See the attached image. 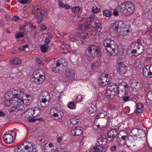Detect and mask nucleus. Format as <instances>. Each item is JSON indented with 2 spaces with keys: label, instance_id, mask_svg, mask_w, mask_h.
I'll return each mask as SVG.
<instances>
[{
  "label": "nucleus",
  "instance_id": "13d9d810",
  "mask_svg": "<svg viewBox=\"0 0 152 152\" xmlns=\"http://www.w3.org/2000/svg\"><path fill=\"white\" fill-rule=\"evenodd\" d=\"M94 14H91L89 17V19L90 22L93 21L94 19Z\"/></svg>",
  "mask_w": 152,
  "mask_h": 152
},
{
  "label": "nucleus",
  "instance_id": "b1692460",
  "mask_svg": "<svg viewBox=\"0 0 152 152\" xmlns=\"http://www.w3.org/2000/svg\"><path fill=\"white\" fill-rule=\"evenodd\" d=\"M48 99L47 98H42L41 100L40 101V105L41 106L45 107L49 105V102L48 100Z\"/></svg>",
  "mask_w": 152,
  "mask_h": 152
},
{
  "label": "nucleus",
  "instance_id": "bb28decb",
  "mask_svg": "<svg viewBox=\"0 0 152 152\" xmlns=\"http://www.w3.org/2000/svg\"><path fill=\"white\" fill-rule=\"evenodd\" d=\"M144 108L143 105L142 104H138L136 105L135 112L136 113H141Z\"/></svg>",
  "mask_w": 152,
  "mask_h": 152
},
{
  "label": "nucleus",
  "instance_id": "7ed1b4c3",
  "mask_svg": "<svg viewBox=\"0 0 152 152\" xmlns=\"http://www.w3.org/2000/svg\"><path fill=\"white\" fill-rule=\"evenodd\" d=\"M9 103L11 104L10 106H12L10 110L11 112L14 111L16 110H22L24 109L21 99L12 98V100L9 102Z\"/></svg>",
  "mask_w": 152,
  "mask_h": 152
},
{
  "label": "nucleus",
  "instance_id": "473e14b6",
  "mask_svg": "<svg viewBox=\"0 0 152 152\" xmlns=\"http://www.w3.org/2000/svg\"><path fill=\"white\" fill-rule=\"evenodd\" d=\"M50 47L47 44H45L40 47V50L42 53H44L46 52L47 50L50 48Z\"/></svg>",
  "mask_w": 152,
  "mask_h": 152
},
{
  "label": "nucleus",
  "instance_id": "cd10ccee",
  "mask_svg": "<svg viewBox=\"0 0 152 152\" xmlns=\"http://www.w3.org/2000/svg\"><path fill=\"white\" fill-rule=\"evenodd\" d=\"M102 26L101 23H99L94 22L93 27L94 29H95L96 30H97L100 31L101 30Z\"/></svg>",
  "mask_w": 152,
  "mask_h": 152
},
{
  "label": "nucleus",
  "instance_id": "39448f33",
  "mask_svg": "<svg viewBox=\"0 0 152 152\" xmlns=\"http://www.w3.org/2000/svg\"><path fill=\"white\" fill-rule=\"evenodd\" d=\"M118 87L115 83H109L106 92V95L108 98H112L115 94V92L117 91Z\"/></svg>",
  "mask_w": 152,
  "mask_h": 152
},
{
  "label": "nucleus",
  "instance_id": "9d476101",
  "mask_svg": "<svg viewBox=\"0 0 152 152\" xmlns=\"http://www.w3.org/2000/svg\"><path fill=\"white\" fill-rule=\"evenodd\" d=\"M131 133L135 137L138 138H140L142 137L145 134L144 131L140 129H134L131 130Z\"/></svg>",
  "mask_w": 152,
  "mask_h": 152
},
{
  "label": "nucleus",
  "instance_id": "5701e85b",
  "mask_svg": "<svg viewBox=\"0 0 152 152\" xmlns=\"http://www.w3.org/2000/svg\"><path fill=\"white\" fill-rule=\"evenodd\" d=\"M146 97V102L149 104L148 105L152 104V91L148 92L147 94Z\"/></svg>",
  "mask_w": 152,
  "mask_h": 152
},
{
  "label": "nucleus",
  "instance_id": "7c9ffc66",
  "mask_svg": "<svg viewBox=\"0 0 152 152\" xmlns=\"http://www.w3.org/2000/svg\"><path fill=\"white\" fill-rule=\"evenodd\" d=\"M95 53H96L97 55L98 56H101L102 53V51L100 47L99 46H96L95 45Z\"/></svg>",
  "mask_w": 152,
  "mask_h": 152
},
{
  "label": "nucleus",
  "instance_id": "338daca9",
  "mask_svg": "<svg viewBox=\"0 0 152 152\" xmlns=\"http://www.w3.org/2000/svg\"><path fill=\"white\" fill-rule=\"evenodd\" d=\"M55 152H66L65 150L62 148H59Z\"/></svg>",
  "mask_w": 152,
  "mask_h": 152
},
{
  "label": "nucleus",
  "instance_id": "4d7b16f0",
  "mask_svg": "<svg viewBox=\"0 0 152 152\" xmlns=\"http://www.w3.org/2000/svg\"><path fill=\"white\" fill-rule=\"evenodd\" d=\"M123 101H124V102H126L129 101L130 96H127L126 97L124 96V97H123Z\"/></svg>",
  "mask_w": 152,
  "mask_h": 152
},
{
  "label": "nucleus",
  "instance_id": "6e6d98bb",
  "mask_svg": "<svg viewBox=\"0 0 152 152\" xmlns=\"http://www.w3.org/2000/svg\"><path fill=\"white\" fill-rule=\"evenodd\" d=\"M22 47L24 49L23 51L26 52L28 51V45H25Z\"/></svg>",
  "mask_w": 152,
  "mask_h": 152
},
{
  "label": "nucleus",
  "instance_id": "423d86ee",
  "mask_svg": "<svg viewBox=\"0 0 152 152\" xmlns=\"http://www.w3.org/2000/svg\"><path fill=\"white\" fill-rule=\"evenodd\" d=\"M132 44L134 45V49L132 50L131 53L133 55L137 56L143 51L144 47L140 43L135 42H134Z\"/></svg>",
  "mask_w": 152,
  "mask_h": 152
},
{
  "label": "nucleus",
  "instance_id": "3c124183",
  "mask_svg": "<svg viewBox=\"0 0 152 152\" xmlns=\"http://www.w3.org/2000/svg\"><path fill=\"white\" fill-rule=\"evenodd\" d=\"M36 73L37 74V75H38V77L39 78V79H40V80H41V79H42V78H43L42 77H43V81L44 80L45 78V76L44 75H41L39 74V71H36Z\"/></svg>",
  "mask_w": 152,
  "mask_h": 152
},
{
  "label": "nucleus",
  "instance_id": "4c0bfd02",
  "mask_svg": "<svg viewBox=\"0 0 152 152\" xmlns=\"http://www.w3.org/2000/svg\"><path fill=\"white\" fill-rule=\"evenodd\" d=\"M27 113L28 115V116H30V118H31L30 119H29L28 121V122H29V121L31 119V118H34V116L33 115V111L32 109L31 108L25 111Z\"/></svg>",
  "mask_w": 152,
  "mask_h": 152
},
{
  "label": "nucleus",
  "instance_id": "c03bdc74",
  "mask_svg": "<svg viewBox=\"0 0 152 152\" xmlns=\"http://www.w3.org/2000/svg\"><path fill=\"white\" fill-rule=\"evenodd\" d=\"M112 13L108 10H106L103 11V14L107 17H110L112 15Z\"/></svg>",
  "mask_w": 152,
  "mask_h": 152
},
{
  "label": "nucleus",
  "instance_id": "0e129e2a",
  "mask_svg": "<svg viewBox=\"0 0 152 152\" xmlns=\"http://www.w3.org/2000/svg\"><path fill=\"white\" fill-rule=\"evenodd\" d=\"M5 24L4 21L2 20H0V27L4 26H5Z\"/></svg>",
  "mask_w": 152,
  "mask_h": 152
},
{
  "label": "nucleus",
  "instance_id": "8fccbe9b",
  "mask_svg": "<svg viewBox=\"0 0 152 152\" xmlns=\"http://www.w3.org/2000/svg\"><path fill=\"white\" fill-rule=\"evenodd\" d=\"M88 35V33H87L84 32L81 33L80 34L79 36L81 39H84Z\"/></svg>",
  "mask_w": 152,
  "mask_h": 152
},
{
  "label": "nucleus",
  "instance_id": "393cba45",
  "mask_svg": "<svg viewBox=\"0 0 152 152\" xmlns=\"http://www.w3.org/2000/svg\"><path fill=\"white\" fill-rule=\"evenodd\" d=\"M81 122V119L77 117H74L70 119V123L73 125H75L78 124Z\"/></svg>",
  "mask_w": 152,
  "mask_h": 152
},
{
  "label": "nucleus",
  "instance_id": "864d4df0",
  "mask_svg": "<svg viewBox=\"0 0 152 152\" xmlns=\"http://www.w3.org/2000/svg\"><path fill=\"white\" fill-rule=\"evenodd\" d=\"M68 107L70 109H74V103L73 102H70L68 105Z\"/></svg>",
  "mask_w": 152,
  "mask_h": 152
},
{
  "label": "nucleus",
  "instance_id": "4be33fe9",
  "mask_svg": "<svg viewBox=\"0 0 152 152\" xmlns=\"http://www.w3.org/2000/svg\"><path fill=\"white\" fill-rule=\"evenodd\" d=\"M118 96L119 98H123L124 96H126V95L127 93V91L125 90L124 88H121L119 90H118Z\"/></svg>",
  "mask_w": 152,
  "mask_h": 152
},
{
  "label": "nucleus",
  "instance_id": "bf43d9fd",
  "mask_svg": "<svg viewBox=\"0 0 152 152\" xmlns=\"http://www.w3.org/2000/svg\"><path fill=\"white\" fill-rule=\"evenodd\" d=\"M19 2L21 4H27L28 2V0H20Z\"/></svg>",
  "mask_w": 152,
  "mask_h": 152
},
{
  "label": "nucleus",
  "instance_id": "774afa93",
  "mask_svg": "<svg viewBox=\"0 0 152 152\" xmlns=\"http://www.w3.org/2000/svg\"><path fill=\"white\" fill-rule=\"evenodd\" d=\"M148 75V77H152V69H149V73Z\"/></svg>",
  "mask_w": 152,
  "mask_h": 152
},
{
  "label": "nucleus",
  "instance_id": "f03ea898",
  "mask_svg": "<svg viewBox=\"0 0 152 152\" xmlns=\"http://www.w3.org/2000/svg\"><path fill=\"white\" fill-rule=\"evenodd\" d=\"M134 5L129 1L125 2L121 4L120 11L127 16L132 14L134 10Z\"/></svg>",
  "mask_w": 152,
  "mask_h": 152
},
{
  "label": "nucleus",
  "instance_id": "0eeeda50",
  "mask_svg": "<svg viewBox=\"0 0 152 152\" xmlns=\"http://www.w3.org/2000/svg\"><path fill=\"white\" fill-rule=\"evenodd\" d=\"M95 45H91L85 50V53L89 58H94L95 56Z\"/></svg>",
  "mask_w": 152,
  "mask_h": 152
},
{
  "label": "nucleus",
  "instance_id": "9b49d317",
  "mask_svg": "<svg viewBox=\"0 0 152 152\" xmlns=\"http://www.w3.org/2000/svg\"><path fill=\"white\" fill-rule=\"evenodd\" d=\"M126 66L123 63L120 62L117 71L120 75H123L126 72Z\"/></svg>",
  "mask_w": 152,
  "mask_h": 152
},
{
  "label": "nucleus",
  "instance_id": "4468645a",
  "mask_svg": "<svg viewBox=\"0 0 152 152\" xmlns=\"http://www.w3.org/2000/svg\"><path fill=\"white\" fill-rule=\"evenodd\" d=\"M83 128L80 126H77L74 130L71 131L72 133L74 136H80L82 133Z\"/></svg>",
  "mask_w": 152,
  "mask_h": 152
},
{
  "label": "nucleus",
  "instance_id": "f8f14e48",
  "mask_svg": "<svg viewBox=\"0 0 152 152\" xmlns=\"http://www.w3.org/2000/svg\"><path fill=\"white\" fill-rule=\"evenodd\" d=\"M106 137V136L105 135L102 134V135H100V136H99L98 140V143L100 145L99 146H101L103 147V148H104L106 149V151L107 150L102 145H105L106 144L107 142Z\"/></svg>",
  "mask_w": 152,
  "mask_h": 152
},
{
  "label": "nucleus",
  "instance_id": "412c9836",
  "mask_svg": "<svg viewBox=\"0 0 152 152\" xmlns=\"http://www.w3.org/2000/svg\"><path fill=\"white\" fill-rule=\"evenodd\" d=\"M90 26V24L83 23L79 25L77 29L79 30L84 31L88 30Z\"/></svg>",
  "mask_w": 152,
  "mask_h": 152
},
{
  "label": "nucleus",
  "instance_id": "37998d69",
  "mask_svg": "<svg viewBox=\"0 0 152 152\" xmlns=\"http://www.w3.org/2000/svg\"><path fill=\"white\" fill-rule=\"evenodd\" d=\"M42 98H46L49 99L50 98V95L46 91H44L42 94Z\"/></svg>",
  "mask_w": 152,
  "mask_h": 152
},
{
  "label": "nucleus",
  "instance_id": "e2e57ef3",
  "mask_svg": "<svg viewBox=\"0 0 152 152\" xmlns=\"http://www.w3.org/2000/svg\"><path fill=\"white\" fill-rule=\"evenodd\" d=\"M122 84H125V85H124V87H123L122 88H125L126 90L127 91H128L129 89V87L128 85L126 84H125V83H123Z\"/></svg>",
  "mask_w": 152,
  "mask_h": 152
},
{
  "label": "nucleus",
  "instance_id": "f257e3e1",
  "mask_svg": "<svg viewBox=\"0 0 152 152\" xmlns=\"http://www.w3.org/2000/svg\"><path fill=\"white\" fill-rule=\"evenodd\" d=\"M29 142H26L19 145L15 150V152H38L36 148H34Z\"/></svg>",
  "mask_w": 152,
  "mask_h": 152
},
{
  "label": "nucleus",
  "instance_id": "49530a36",
  "mask_svg": "<svg viewBox=\"0 0 152 152\" xmlns=\"http://www.w3.org/2000/svg\"><path fill=\"white\" fill-rule=\"evenodd\" d=\"M108 76V74L106 73H102L100 75L99 77V78L98 80H102L103 79H106V76Z\"/></svg>",
  "mask_w": 152,
  "mask_h": 152
},
{
  "label": "nucleus",
  "instance_id": "2eb2a0df",
  "mask_svg": "<svg viewBox=\"0 0 152 152\" xmlns=\"http://www.w3.org/2000/svg\"><path fill=\"white\" fill-rule=\"evenodd\" d=\"M90 107L89 108L88 113L90 114H92L95 113L97 110V107H96V102H91L90 104Z\"/></svg>",
  "mask_w": 152,
  "mask_h": 152
},
{
  "label": "nucleus",
  "instance_id": "72a5a7b5",
  "mask_svg": "<svg viewBox=\"0 0 152 152\" xmlns=\"http://www.w3.org/2000/svg\"><path fill=\"white\" fill-rule=\"evenodd\" d=\"M117 141L119 145H122L124 144L126 142V139L122 138H116Z\"/></svg>",
  "mask_w": 152,
  "mask_h": 152
},
{
  "label": "nucleus",
  "instance_id": "c9c22d12",
  "mask_svg": "<svg viewBox=\"0 0 152 152\" xmlns=\"http://www.w3.org/2000/svg\"><path fill=\"white\" fill-rule=\"evenodd\" d=\"M98 84L102 86H105L107 84V80L103 79L102 80H98Z\"/></svg>",
  "mask_w": 152,
  "mask_h": 152
},
{
  "label": "nucleus",
  "instance_id": "ea45409f",
  "mask_svg": "<svg viewBox=\"0 0 152 152\" xmlns=\"http://www.w3.org/2000/svg\"><path fill=\"white\" fill-rule=\"evenodd\" d=\"M42 7H40L39 5L37 6V7H34L32 10V13L33 14L35 15L38 14V12L39 10H41Z\"/></svg>",
  "mask_w": 152,
  "mask_h": 152
},
{
  "label": "nucleus",
  "instance_id": "c85d7f7f",
  "mask_svg": "<svg viewBox=\"0 0 152 152\" xmlns=\"http://www.w3.org/2000/svg\"><path fill=\"white\" fill-rule=\"evenodd\" d=\"M12 94L11 93H7L5 95V99H4V101L5 102H7V103L9 102L11 100H12V98L11 96Z\"/></svg>",
  "mask_w": 152,
  "mask_h": 152
},
{
  "label": "nucleus",
  "instance_id": "20e7f679",
  "mask_svg": "<svg viewBox=\"0 0 152 152\" xmlns=\"http://www.w3.org/2000/svg\"><path fill=\"white\" fill-rule=\"evenodd\" d=\"M103 45L107 50L110 53H113L118 48L116 42L113 40L107 39L103 42Z\"/></svg>",
  "mask_w": 152,
  "mask_h": 152
},
{
  "label": "nucleus",
  "instance_id": "ddd939ff",
  "mask_svg": "<svg viewBox=\"0 0 152 152\" xmlns=\"http://www.w3.org/2000/svg\"><path fill=\"white\" fill-rule=\"evenodd\" d=\"M3 140L7 144H10L13 142V137L12 134H5L3 136Z\"/></svg>",
  "mask_w": 152,
  "mask_h": 152
},
{
  "label": "nucleus",
  "instance_id": "09e8293b",
  "mask_svg": "<svg viewBox=\"0 0 152 152\" xmlns=\"http://www.w3.org/2000/svg\"><path fill=\"white\" fill-rule=\"evenodd\" d=\"M12 92V96H13V97L15 96L16 98H18L19 94H18V91L17 90H14Z\"/></svg>",
  "mask_w": 152,
  "mask_h": 152
},
{
  "label": "nucleus",
  "instance_id": "6ab92c4d",
  "mask_svg": "<svg viewBox=\"0 0 152 152\" xmlns=\"http://www.w3.org/2000/svg\"><path fill=\"white\" fill-rule=\"evenodd\" d=\"M61 59L59 60L56 64H54L53 65V71L54 72H58V71H59V69L58 68L59 66L62 63L61 62Z\"/></svg>",
  "mask_w": 152,
  "mask_h": 152
},
{
  "label": "nucleus",
  "instance_id": "6e6552de",
  "mask_svg": "<svg viewBox=\"0 0 152 152\" xmlns=\"http://www.w3.org/2000/svg\"><path fill=\"white\" fill-rule=\"evenodd\" d=\"M124 23L122 21H117L115 23L113 26V29L117 32H118V34L120 35H123L122 34V31L124 30H123L122 28L124 26Z\"/></svg>",
  "mask_w": 152,
  "mask_h": 152
},
{
  "label": "nucleus",
  "instance_id": "a19ab883",
  "mask_svg": "<svg viewBox=\"0 0 152 152\" xmlns=\"http://www.w3.org/2000/svg\"><path fill=\"white\" fill-rule=\"evenodd\" d=\"M118 134L120 135V137H124L127 138L128 133L125 131L121 130L120 131Z\"/></svg>",
  "mask_w": 152,
  "mask_h": 152
},
{
  "label": "nucleus",
  "instance_id": "052dcab7",
  "mask_svg": "<svg viewBox=\"0 0 152 152\" xmlns=\"http://www.w3.org/2000/svg\"><path fill=\"white\" fill-rule=\"evenodd\" d=\"M97 63H93L91 65V68L92 69H95L97 66Z\"/></svg>",
  "mask_w": 152,
  "mask_h": 152
},
{
  "label": "nucleus",
  "instance_id": "aec40b11",
  "mask_svg": "<svg viewBox=\"0 0 152 152\" xmlns=\"http://www.w3.org/2000/svg\"><path fill=\"white\" fill-rule=\"evenodd\" d=\"M32 109L34 117H36L40 115L41 113V110L39 107H34L31 108Z\"/></svg>",
  "mask_w": 152,
  "mask_h": 152
},
{
  "label": "nucleus",
  "instance_id": "69168bd1",
  "mask_svg": "<svg viewBox=\"0 0 152 152\" xmlns=\"http://www.w3.org/2000/svg\"><path fill=\"white\" fill-rule=\"evenodd\" d=\"M113 14L115 16H118V12L116 10H114L113 12Z\"/></svg>",
  "mask_w": 152,
  "mask_h": 152
},
{
  "label": "nucleus",
  "instance_id": "79ce46f5",
  "mask_svg": "<svg viewBox=\"0 0 152 152\" xmlns=\"http://www.w3.org/2000/svg\"><path fill=\"white\" fill-rule=\"evenodd\" d=\"M105 112L104 111H102L101 113L99 114L96 117V119H99L100 118H104L105 116Z\"/></svg>",
  "mask_w": 152,
  "mask_h": 152
},
{
  "label": "nucleus",
  "instance_id": "dca6fc26",
  "mask_svg": "<svg viewBox=\"0 0 152 152\" xmlns=\"http://www.w3.org/2000/svg\"><path fill=\"white\" fill-rule=\"evenodd\" d=\"M106 149L103 148L101 146H94L90 151V152H105Z\"/></svg>",
  "mask_w": 152,
  "mask_h": 152
},
{
  "label": "nucleus",
  "instance_id": "e433bc0d",
  "mask_svg": "<svg viewBox=\"0 0 152 152\" xmlns=\"http://www.w3.org/2000/svg\"><path fill=\"white\" fill-rule=\"evenodd\" d=\"M150 68V67L148 66H147L145 68L143 69V73L144 76L148 77V73H149V70Z\"/></svg>",
  "mask_w": 152,
  "mask_h": 152
},
{
  "label": "nucleus",
  "instance_id": "a211bd4d",
  "mask_svg": "<svg viewBox=\"0 0 152 152\" xmlns=\"http://www.w3.org/2000/svg\"><path fill=\"white\" fill-rule=\"evenodd\" d=\"M65 78L68 80H73L75 78L74 72L73 71H66Z\"/></svg>",
  "mask_w": 152,
  "mask_h": 152
},
{
  "label": "nucleus",
  "instance_id": "58836bf2",
  "mask_svg": "<svg viewBox=\"0 0 152 152\" xmlns=\"http://www.w3.org/2000/svg\"><path fill=\"white\" fill-rule=\"evenodd\" d=\"M58 4L60 7L66 9H69L70 7V6L68 5V4H63L60 1H59L58 2Z\"/></svg>",
  "mask_w": 152,
  "mask_h": 152
},
{
  "label": "nucleus",
  "instance_id": "f704fd0d",
  "mask_svg": "<svg viewBox=\"0 0 152 152\" xmlns=\"http://www.w3.org/2000/svg\"><path fill=\"white\" fill-rule=\"evenodd\" d=\"M11 61L13 62V64L18 65L21 64V61L19 60V59L18 58H13L11 60Z\"/></svg>",
  "mask_w": 152,
  "mask_h": 152
},
{
  "label": "nucleus",
  "instance_id": "2f4dec72",
  "mask_svg": "<svg viewBox=\"0 0 152 152\" xmlns=\"http://www.w3.org/2000/svg\"><path fill=\"white\" fill-rule=\"evenodd\" d=\"M33 76L34 78H35L36 82L37 83H41L43 82V78H42V79H41V80H40L39 78L38 77L37 74L36 73V72L34 73ZM42 77H43V76Z\"/></svg>",
  "mask_w": 152,
  "mask_h": 152
},
{
  "label": "nucleus",
  "instance_id": "5fc2aeb1",
  "mask_svg": "<svg viewBox=\"0 0 152 152\" xmlns=\"http://www.w3.org/2000/svg\"><path fill=\"white\" fill-rule=\"evenodd\" d=\"M72 10L74 12L78 13L80 10V8L78 7L72 8Z\"/></svg>",
  "mask_w": 152,
  "mask_h": 152
},
{
  "label": "nucleus",
  "instance_id": "c756f323",
  "mask_svg": "<svg viewBox=\"0 0 152 152\" xmlns=\"http://www.w3.org/2000/svg\"><path fill=\"white\" fill-rule=\"evenodd\" d=\"M22 102L23 103V106L25 105L26 106H28L31 102L32 100L31 98L30 99H25L24 100L22 99Z\"/></svg>",
  "mask_w": 152,
  "mask_h": 152
},
{
  "label": "nucleus",
  "instance_id": "1a4fd4ad",
  "mask_svg": "<svg viewBox=\"0 0 152 152\" xmlns=\"http://www.w3.org/2000/svg\"><path fill=\"white\" fill-rule=\"evenodd\" d=\"M118 133L116 130L112 129L109 131L107 133V140L108 141L112 142L118 135Z\"/></svg>",
  "mask_w": 152,
  "mask_h": 152
},
{
  "label": "nucleus",
  "instance_id": "de8ad7c7",
  "mask_svg": "<svg viewBox=\"0 0 152 152\" xmlns=\"http://www.w3.org/2000/svg\"><path fill=\"white\" fill-rule=\"evenodd\" d=\"M24 34L23 32H20L17 33L16 34L15 38L17 39H20L23 38L24 36Z\"/></svg>",
  "mask_w": 152,
  "mask_h": 152
},
{
  "label": "nucleus",
  "instance_id": "f3484780",
  "mask_svg": "<svg viewBox=\"0 0 152 152\" xmlns=\"http://www.w3.org/2000/svg\"><path fill=\"white\" fill-rule=\"evenodd\" d=\"M53 145L51 143H47L43 146V148L46 152H53L54 150L53 149Z\"/></svg>",
  "mask_w": 152,
  "mask_h": 152
},
{
  "label": "nucleus",
  "instance_id": "603ef678",
  "mask_svg": "<svg viewBox=\"0 0 152 152\" xmlns=\"http://www.w3.org/2000/svg\"><path fill=\"white\" fill-rule=\"evenodd\" d=\"M43 120V119L42 118H39L35 119V118H31L29 121V123L37 121H42Z\"/></svg>",
  "mask_w": 152,
  "mask_h": 152
},
{
  "label": "nucleus",
  "instance_id": "680f3d73",
  "mask_svg": "<svg viewBox=\"0 0 152 152\" xmlns=\"http://www.w3.org/2000/svg\"><path fill=\"white\" fill-rule=\"evenodd\" d=\"M50 42V40L49 38H46L45 39V42L46 43V44H48Z\"/></svg>",
  "mask_w": 152,
  "mask_h": 152
},
{
  "label": "nucleus",
  "instance_id": "a878e982",
  "mask_svg": "<svg viewBox=\"0 0 152 152\" xmlns=\"http://www.w3.org/2000/svg\"><path fill=\"white\" fill-rule=\"evenodd\" d=\"M89 5L91 7V10L93 13H97L100 11V9L98 8L96 5L94 6V4L93 2L91 3Z\"/></svg>",
  "mask_w": 152,
  "mask_h": 152
},
{
  "label": "nucleus",
  "instance_id": "a18cd8bd",
  "mask_svg": "<svg viewBox=\"0 0 152 152\" xmlns=\"http://www.w3.org/2000/svg\"><path fill=\"white\" fill-rule=\"evenodd\" d=\"M22 117L23 119L24 120H28V121L31 118L30 116H28V115L25 111L24 112Z\"/></svg>",
  "mask_w": 152,
  "mask_h": 152
}]
</instances>
